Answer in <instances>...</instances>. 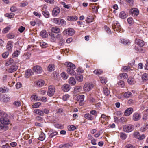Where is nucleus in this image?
I'll use <instances>...</instances> for the list:
<instances>
[{"label": "nucleus", "instance_id": "f257e3e1", "mask_svg": "<svg viewBox=\"0 0 148 148\" xmlns=\"http://www.w3.org/2000/svg\"><path fill=\"white\" fill-rule=\"evenodd\" d=\"M112 27L114 31H116L117 32H121V27L119 23L117 21H115L113 22Z\"/></svg>", "mask_w": 148, "mask_h": 148}, {"label": "nucleus", "instance_id": "f03ea898", "mask_svg": "<svg viewBox=\"0 0 148 148\" xmlns=\"http://www.w3.org/2000/svg\"><path fill=\"white\" fill-rule=\"evenodd\" d=\"M93 84L92 83H86L84 85L83 89L85 92H88L93 88Z\"/></svg>", "mask_w": 148, "mask_h": 148}, {"label": "nucleus", "instance_id": "7ed1b4c3", "mask_svg": "<svg viewBox=\"0 0 148 148\" xmlns=\"http://www.w3.org/2000/svg\"><path fill=\"white\" fill-rule=\"evenodd\" d=\"M74 30L72 28H68L64 30L63 33L64 35L72 36L74 34Z\"/></svg>", "mask_w": 148, "mask_h": 148}, {"label": "nucleus", "instance_id": "20e7f679", "mask_svg": "<svg viewBox=\"0 0 148 148\" xmlns=\"http://www.w3.org/2000/svg\"><path fill=\"white\" fill-rule=\"evenodd\" d=\"M55 91L54 87L53 86H50L48 87L47 95L50 97H51L54 95Z\"/></svg>", "mask_w": 148, "mask_h": 148}, {"label": "nucleus", "instance_id": "39448f33", "mask_svg": "<svg viewBox=\"0 0 148 148\" xmlns=\"http://www.w3.org/2000/svg\"><path fill=\"white\" fill-rule=\"evenodd\" d=\"M134 128L133 125H125L123 128L124 131L126 132H130L132 131Z\"/></svg>", "mask_w": 148, "mask_h": 148}, {"label": "nucleus", "instance_id": "423d86ee", "mask_svg": "<svg viewBox=\"0 0 148 148\" xmlns=\"http://www.w3.org/2000/svg\"><path fill=\"white\" fill-rule=\"evenodd\" d=\"M8 115L7 116L3 117H1L0 119V121L1 124L3 125H6L9 124L10 123V121L7 118Z\"/></svg>", "mask_w": 148, "mask_h": 148}, {"label": "nucleus", "instance_id": "0eeeda50", "mask_svg": "<svg viewBox=\"0 0 148 148\" xmlns=\"http://www.w3.org/2000/svg\"><path fill=\"white\" fill-rule=\"evenodd\" d=\"M33 71L37 74L41 73L42 71V69L41 67L38 65L34 66L33 67Z\"/></svg>", "mask_w": 148, "mask_h": 148}, {"label": "nucleus", "instance_id": "6e6552de", "mask_svg": "<svg viewBox=\"0 0 148 148\" xmlns=\"http://www.w3.org/2000/svg\"><path fill=\"white\" fill-rule=\"evenodd\" d=\"M47 6H44L42 7V12L44 16L46 18H48L49 16V12L46 10Z\"/></svg>", "mask_w": 148, "mask_h": 148}, {"label": "nucleus", "instance_id": "1a4fd4ad", "mask_svg": "<svg viewBox=\"0 0 148 148\" xmlns=\"http://www.w3.org/2000/svg\"><path fill=\"white\" fill-rule=\"evenodd\" d=\"M141 117V114L140 113L136 112L133 114L132 119L134 121H138L140 119Z\"/></svg>", "mask_w": 148, "mask_h": 148}, {"label": "nucleus", "instance_id": "9d476101", "mask_svg": "<svg viewBox=\"0 0 148 148\" xmlns=\"http://www.w3.org/2000/svg\"><path fill=\"white\" fill-rule=\"evenodd\" d=\"M60 12V9L58 7L54 8L52 11V15L54 17L56 16Z\"/></svg>", "mask_w": 148, "mask_h": 148}, {"label": "nucleus", "instance_id": "9b49d317", "mask_svg": "<svg viewBox=\"0 0 148 148\" xmlns=\"http://www.w3.org/2000/svg\"><path fill=\"white\" fill-rule=\"evenodd\" d=\"M133 111V109L132 108H128L125 110L124 115L126 116H128L132 114Z\"/></svg>", "mask_w": 148, "mask_h": 148}, {"label": "nucleus", "instance_id": "f8f14e48", "mask_svg": "<svg viewBox=\"0 0 148 148\" xmlns=\"http://www.w3.org/2000/svg\"><path fill=\"white\" fill-rule=\"evenodd\" d=\"M18 68V66L16 65H12L8 69V71L10 73H12L16 71Z\"/></svg>", "mask_w": 148, "mask_h": 148}, {"label": "nucleus", "instance_id": "ddd939ff", "mask_svg": "<svg viewBox=\"0 0 148 148\" xmlns=\"http://www.w3.org/2000/svg\"><path fill=\"white\" fill-rule=\"evenodd\" d=\"M62 90L64 92H67L70 89L71 87L68 84H65L63 85L62 87Z\"/></svg>", "mask_w": 148, "mask_h": 148}, {"label": "nucleus", "instance_id": "4468645a", "mask_svg": "<svg viewBox=\"0 0 148 148\" xmlns=\"http://www.w3.org/2000/svg\"><path fill=\"white\" fill-rule=\"evenodd\" d=\"M33 74V72L31 69H28L25 72V76L26 78H28Z\"/></svg>", "mask_w": 148, "mask_h": 148}, {"label": "nucleus", "instance_id": "2eb2a0df", "mask_svg": "<svg viewBox=\"0 0 148 148\" xmlns=\"http://www.w3.org/2000/svg\"><path fill=\"white\" fill-rule=\"evenodd\" d=\"M13 42L12 41H8L7 44V49L9 51L11 52L12 49Z\"/></svg>", "mask_w": 148, "mask_h": 148}, {"label": "nucleus", "instance_id": "dca6fc26", "mask_svg": "<svg viewBox=\"0 0 148 148\" xmlns=\"http://www.w3.org/2000/svg\"><path fill=\"white\" fill-rule=\"evenodd\" d=\"M132 15L134 16H136L139 14L138 10L136 8H134L131 10Z\"/></svg>", "mask_w": 148, "mask_h": 148}, {"label": "nucleus", "instance_id": "f3484780", "mask_svg": "<svg viewBox=\"0 0 148 148\" xmlns=\"http://www.w3.org/2000/svg\"><path fill=\"white\" fill-rule=\"evenodd\" d=\"M65 64L68 67L67 69H75V65L71 62H66L65 63Z\"/></svg>", "mask_w": 148, "mask_h": 148}, {"label": "nucleus", "instance_id": "a211bd4d", "mask_svg": "<svg viewBox=\"0 0 148 148\" xmlns=\"http://www.w3.org/2000/svg\"><path fill=\"white\" fill-rule=\"evenodd\" d=\"M135 43L140 47L143 46L144 45V42L143 40L138 39H135Z\"/></svg>", "mask_w": 148, "mask_h": 148}, {"label": "nucleus", "instance_id": "6ab92c4d", "mask_svg": "<svg viewBox=\"0 0 148 148\" xmlns=\"http://www.w3.org/2000/svg\"><path fill=\"white\" fill-rule=\"evenodd\" d=\"M33 112L36 114L40 116H43V112L39 109H36L34 110Z\"/></svg>", "mask_w": 148, "mask_h": 148}, {"label": "nucleus", "instance_id": "aec40b11", "mask_svg": "<svg viewBox=\"0 0 148 148\" xmlns=\"http://www.w3.org/2000/svg\"><path fill=\"white\" fill-rule=\"evenodd\" d=\"M10 99V97H6L5 96H3L1 97L0 98V101L3 102H7L9 101Z\"/></svg>", "mask_w": 148, "mask_h": 148}, {"label": "nucleus", "instance_id": "412c9836", "mask_svg": "<svg viewBox=\"0 0 148 148\" xmlns=\"http://www.w3.org/2000/svg\"><path fill=\"white\" fill-rule=\"evenodd\" d=\"M67 20L70 21H76L78 19V17L76 16H69L67 17Z\"/></svg>", "mask_w": 148, "mask_h": 148}, {"label": "nucleus", "instance_id": "4be33fe9", "mask_svg": "<svg viewBox=\"0 0 148 148\" xmlns=\"http://www.w3.org/2000/svg\"><path fill=\"white\" fill-rule=\"evenodd\" d=\"M67 69V72L68 73L72 76L75 75L76 72L74 70V69H71L70 68Z\"/></svg>", "mask_w": 148, "mask_h": 148}, {"label": "nucleus", "instance_id": "5701e85b", "mask_svg": "<svg viewBox=\"0 0 148 148\" xmlns=\"http://www.w3.org/2000/svg\"><path fill=\"white\" fill-rule=\"evenodd\" d=\"M51 30L52 32L57 34L59 33L60 32V28L56 27H51Z\"/></svg>", "mask_w": 148, "mask_h": 148}, {"label": "nucleus", "instance_id": "b1692460", "mask_svg": "<svg viewBox=\"0 0 148 148\" xmlns=\"http://www.w3.org/2000/svg\"><path fill=\"white\" fill-rule=\"evenodd\" d=\"M100 120L101 122L103 123V122L105 121H107L108 120L107 116L105 114H103L101 115V117L100 118Z\"/></svg>", "mask_w": 148, "mask_h": 148}, {"label": "nucleus", "instance_id": "393cba45", "mask_svg": "<svg viewBox=\"0 0 148 148\" xmlns=\"http://www.w3.org/2000/svg\"><path fill=\"white\" fill-rule=\"evenodd\" d=\"M128 77V75L125 73H122L120 74L118 77L119 79H125Z\"/></svg>", "mask_w": 148, "mask_h": 148}, {"label": "nucleus", "instance_id": "a878e982", "mask_svg": "<svg viewBox=\"0 0 148 148\" xmlns=\"http://www.w3.org/2000/svg\"><path fill=\"white\" fill-rule=\"evenodd\" d=\"M69 83L72 85H75L76 83V81L74 77H71L69 80Z\"/></svg>", "mask_w": 148, "mask_h": 148}, {"label": "nucleus", "instance_id": "bb28decb", "mask_svg": "<svg viewBox=\"0 0 148 148\" xmlns=\"http://www.w3.org/2000/svg\"><path fill=\"white\" fill-rule=\"evenodd\" d=\"M84 117L90 120H92L94 119L93 117L89 113L85 114L84 115Z\"/></svg>", "mask_w": 148, "mask_h": 148}, {"label": "nucleus", "instance_id": "cd10ccee", "mask_svg": "<svg viewBox=\"0 0 148 148\" xmlns=\"http://www.w3.org/2000/svg\"><path fill=\"white\" fill-rule=\"evenodd\" d=\"M14 60L13 59L11 58H10L7 60L5 64V66H8L12 64Z\"/></svg>", "mask_w": 148, "mask_h": 148}, {"label": "nucleus", "instance_id": "c85d7f7f", "mask_svg": "<svg viewBox=\"0 0 148 148\" xmlns=\"http://www.w3.org/2000/svg\"><path fill=\"white\" fill-rule=\"evenodd\" d=\"M8 127L7 125H2L0 124V131H4L8 130Z\"/></svg>", "mask_w": 148, "mask_h": 148}, {"label": "nucleus", "instance_id": "c756f323", "mask_svg": "<svg viewBox=\"0 0 148 148\" xmlns=\"http://www.w3.org/2000/svg\"><path fill=\"white\" fill-rule=\"evenodd\" d=\"M31 55V54L29 52L25 53L23 56V58L25 60L28 59L30 58Z\"/></svg>", "mask_w": 148, "mask_h": 148}, {"label": "nucleus", "instance_id": "7c9ffc66", "mask_svg": "<svg viewBox=\"0 0 148 148\" xmlns=\"http://www.w3.org/2000/svg\"><path fill=\"white\" fill-rule=\"evenodd\" d=\"M40 34L41 36L43 38H45L48 36V34L45 30H42Z\"/></svg>", "mask_w": 148, "mask_h": 148}, {"label": "nucleus", "instance_id": "2f4dec72", "mask_svg": "<svg viewBox=\"0 0 148 148\" xmlns=\"http://www.w3.org/2000/svg\"><path fill=\"white\" fill-rule=\"evenodd\" d=\"M45 84L44 81L42 79L38 80L37 81V85L39 87H41L43 86Z\"/></svg>", "mask_w": 148, "mask_h": 148}, {"label": "nucleus", "instance_id": "473e14b6", "mask_svg": "<svg viewBox=\"0 0 148 148\" xmlns=\"http://www.w3.org/2000/svg\"><path fill=\"white\" fill-rule=\"evenodd\" d=\"M76 79L79 82H81L83 80V77L82 75L79 74L76 76Z\"/></svg>", "mask_w": 148, "mask_h": 148}, {"label": "nucleus", "instance_id": "72a5a7b5", "mask_svg": "<svg viewBox=\"0 0 148 148\" xmlns=\"http://www.w3.org/2000/svg\"><path fill=\"white\" fill-rule=\"evenodd\" d=\"M84 98V96L83 95H81L78 96L77 97V99L80 102L83 101Z\"/></svg>", "mask_w": 148, "mask_h": 148}, {"label": "nucleus", "instance_id": "f704fd0d", "mask_svg": "<svg viewBox=\"0 0 148 148\" xmlns=\"http://www.w3.org/2000/svg\"><path fill=\"white\" fill-rule=\"evenodd\" d=\"M119 17L122 19H125L127 17V16L125 12L122 11L120 13Z\"/></svg>", "mask_w": 148, "mask_h": 148}, {"label": "nucleus", "instance_id": "c9c22d12", "mask_svg": "<svg viewBox=\"0 0 148 148\" xmlns=\"http://www.w3.org/2000/svg\"><path fill=\"white\" fill-rule=\"evenodd\" d=\"M92 16H89L86 18L85 21L86 23H89L92 21Z\"/></svg>", "mask_w": 148, "mask_h": 148}, {"label": "nucleus", "instance_id": "e433bc0d", "mask_svg": "<svg viewBox=\"0 0 148 148\" xmlns=\"http://www.w3.org/2000/svg\"><path fill=\"white\" fill-rule=\"evenodd\" d=\"M127 121V119L125 117H122L119 119V121L122 124H124Z\"/></svg>", "mask_w": 148, "mask_h": 148}, {"label": "nucleus", "instance_id": "4c0bfd02", "mask_svg": "<svg viewBox=\"0 0 148 148\" xmlns=\"http://www.w3.org/2000/svg\"><path fill=\"white\" fill-rule=\"evenodd\" d=\"M15 36L13 33H9L7 35V37L8 38L11 39L14 38Z\"/></svg>", "mask_w": 148, "mask_h": 148}, {"label": "nucleus", "instance_id": "58836bf2", "mask_svg": "<svg viewBox=\"0 0 148 148\" xmlns=\"http://www.w3.org/2000/svg\"><path fill=\"white\" fill-rule=\"evenodd\" d=\"M55 66L54 65L51 64L48 66V70L49 71H52L54 70Z\"/></svg>", "mask_w": 148, "mask_h": 148}, {"label": "nucleus", "instance_id": "ea45409f", "mask_svg": "<svg viewBox=\"0 0 148 148\" xmlns=\"http://www.w3.org/2000/svg\"><path fill=\"white\" fill-rule=\"evenodd\" d=\"M45 134L44 133H42L40 135L38 139L40 140L43 141L45 139Z\"/></svg>", "mask_w": 148, "mask_h": 148}, {"label": "nucleus", "instance_id": "a19ab883", "mask_svg": "<svg viewBox=\"0 0 148 148\" xmlns=\"http://www.w3.org/2000/svg\"><path fill=\"white\" fill-rule=\"evenodd\" d=\"M20 51L18 50H16L13 53L12 56L13 57H17L19 55Z\"/></svg>", "mask_w": 148, "mask_h": 148}, {"label": "nucleus", "instance_id": "79ce46f5", "mask_svg": "<svg viewBox=\"0 0 148 148\" xmlns=\"http://www.w3.org/2000/svg\"><path fill=\"white\" fill-rule=\"evenodd\" d=\"M128 82L130 84H134V79L132 77H129L128 79Z\"/></svg>", "mask_w": 148, "mask_h": 148}, {"label": "nucleus", "instance_id": "37998d69", "mask_svg": "<svg viewBox=\"0 0 148 148\" xmlns=\"http://www.w3.org/2000/svg\"><path fill=\"white\" fill-rule=\"evenodd\" d=\"M120 42L125 45L128 44L130 43L129 40L127 39H121V40Z\"/></svg>", "mask_w": 148, "mask_h": 148}, {"label": "nucleus", "instance_id": "c03bdc74", "mask_svg": "<svg viewBox=\"0 0 148 148\" xmlns=\"http://www.w3.org/2000/svg\"><path fill=\"white\" fill-rule=\"evenodd\" d=\"M120 136L122 139L125 140L127 138L126 134L123 133L121 132L120 134Z\"/></svg>", "mask_w": 148, "mask_h": 148}, {"label": "nucleus", "instance_id": "a18cd8bd", "mask_svg": "<svg viewBox=\"0 0 148 148\" xmlns=\"http://www.w3.org/2000/svg\"><path fill=\"white\" fill-rule=\"evenodd\" d=\"M60 19L58 18H54L52 20L53 22L57 25H60Z\"/></svg>", "mask_w": 148, "mask_h": 148}, {"label": "nucleus", "instance_id": "49530a36", "mask_svg": "<svg viewBox=\"0 0 148 148\" xmlns=\"http://www.w3.org/2000/svg\"><path fill=\"white\" fill-rule=\"evenodd\" d=\"M132 94L130 92H127L124 94V96L125 98H127L132 96Z\"/></svg>", "mask_w": 148, "mask_h": 148}, {"label": "nucleus", "instance_id": "de8ad7c7", "mask_svg": "<svg viewBox=\"0 0 148 148\" xmlns=\"http://www.w3.org/2000/svg\"><path fill=\"white\" fill-rule=\"evenodd\" d=\"M102 72L103 71L100 69L95 70L94 71V73L97 75H100L101 74Z\"/></svg>", "mask_w": 148, "mask_h": 148}, {"label": "nucleus", "instance_id": "09e8293b", "mask_svg": "<svg viewBox=\"0 0 148 148\" xmlns=\"http://www.w3.org/2000/svg\"><path fill=\"white\" fill-rule=\"evenodd\" d=\"M74 91L76 92H79L82 90V87L79 86H76L74 88Z\"/></svg>", "mask_w": 148, "mask_h": 148}, {"label": "nucleus", "instance_id": "8fccbe9b", "mask_svg": "<svg viewBox=\"0 0 148 148\" xmlns=\"http://www.w3.org/2000/svg\"><path fill=\"white\" fill-rule=\"evenodd\" d=\"M41 105V103L40 102H37L35 103L32 106V107L34 108H38Z\"/></svg>", "mask_w": 148, "mask_h": 148}, {"label": "nucleus", "instance_id": "3c124183", "mask_svg": "<svg viewBox=\"0 0 148 148\" xmlns=\"http://www.w3.org/2000/svg\"><path fill=\"white\" fill-rule=\"evenodd\" d=\"M40 46L43 48H45L48 46V44L43 42H41L40 43Z\"/></svg>", "mask_w": 148, "mask_h": 148}, {"label": "nucleus", "instance_id": "603ef678", "mask_svg": "<svg viewBox=\"0 0 148 148\" xmlns=\"http://www.w3.org/2000/svg\"><path fill=\"white\" fill-rule=\"evenodd\" d=\"M142 78L143 80H147L148 79V75L146 73L143 74L142 76Z\"/></svg>", "mask_w": 148, "mask_h": 148}, {"label": "nucleus", "instance_id": "864d4df0", "mask_svg": "<svg viewBox=\"0 0 148 148\" xmlns=\"http://www.w3.org/2000/svg\"><path fill=\"white\" fill-rule=\"evenodd\" d=\"M103 89V93L105 95L108 96L109 95L110 91L108 88H104Z\"/></svg>", "mask_w": 148, "mask_h": 148}, {"label": "nucleus", "instance_id": "5fc2aeb1", "mask_svg": "<svg viewBox=\"0 0 148 148\" xmlns=\"http://www.w3.org/2000/svg\"><path fill=\"white\" fill-rule=\"evenodd\" d=\"M31 99L32 100L38 101L39 100V98L36 95H33L31 96Z\"/></svg>", "mask_w": 148, "mask_h": 148}, {"label": "nucleus", "instance_id": "6e6d98bb", "mask_svg": "<svg viewBox=\"0 0 148 148\" xmlns=\"http://www.w3.org/2000/svg\"><path fill=\"white\" fill-rule=\"evenodd\" d=\"M72 145L73 144L71 142H69L65 144H64V148H69L71 147Z\"/></svg>", "mask_w": 148, "mask_h": 148}, {"label": "nucleus", "instance_id": "4d7b16f0", "mask_svg": "<svg viewBox=\"0 0 148 148\" xmlns=\"http://www.w3.org/2000/svg\"><path fill=\"white\" fill-rule=\"evenodd\" d=\"M61 3L63 5V7L67 9L71 7V5L70 4L66 5L65 3L64 2H61Z\"/></svg>", "mask_w": 148, "mask_h": 148}, {"label": "nucleus", "instance_id": "13d9d810", "mask_svg": "<svg viewBox=\"0 0 148 148\" xmlns=\"http://www.w3.org/2000/svg\"><path fill=\"white\" fill-rule=\"evenodd\" d=\"M61 76L64 79H66L68 77V75H66L64 72H62L61 73Z\"/></svg>", "mask_w": 148, "mask_h": 148}, {"label": "nucleus", "instance_id": "bf43d9fd", "mask_svg": "<svg viewBox=\"0 0 148 148\" xmlns=\"http://www.w3.org/2000/svg\"><path fill=\"white\" fill-rule=\"evenodd\" d=\"M148 128V125H145L142 127L140 128V130L142 132H143L147 130Z\"/></svg>", "mask_w": 148, "mask_h": 148}, {"label": "nucleus", "instance_id": "052dcab7", "mask_svg": "<svg viewBox=\"0 0 148 148\" xmlns=\"http://www.w3.org/2000/svg\"><path fill=\"white\" fill-rule=\"evenodd\" d=\"M5 16L9 18H11L14 16V14L12 13H10V14L7 13L5 14Z\"/></svg>", "mask_w": 148, "mask_h": 148}, {"label": "nucleus", "instance_id": "680f3d73", "mask_svg": "<svg viewBox=\"0 0 148 148\" xmlns=\"http://www.w3.org/2000/svg\"><path fill=\"white\" fill-rule=\"evenodd\" d=\"M66 24V22L65 21L62 19H60V25H65Z\"/></svg>", "mask_w": 148, "mask_h": 148}, {"label": "nucleus", "instance_id": "e2e57ef3", "mask_svg": "<svg viewBox=\"0 0 148 148\" xmlns=\"http://www.w3.org/2000/svg\"><path fill=\"white\" fill-rule=\"evenodd\" d=\"M7 115L4 112L0 110V116H1V117L7 116Z\"/></svg>", "mask_w": 148, "mask_h": 148}, {"label": "nucleus", "instance_id": "0e129e2a", "mask_svg": "<svg viewBox=\"0 0 148 148\" xmlns=\"http://www.w3.org/2000/svg\"><path fill=\"white\" fill-rule=\"evenodd\" d=\"M9 54V52L8 51H6L5 52L3 53L2 55V57L4 58H6Z\"/></svg>", "mask_w": 148, "mask_h": 148}, {"label": "nucleus", "instance_id": "69168bd1", "mask_svg": "<svg viewBox=\"0 0 148 148\" xmlns=\"http://www.w3.org/2000/svg\"><path fill=\"white\" fill-rule=\"evenodd\" d=\"M13 104L16 107H19L21 106V103L19 101H17L14 102Z\"/></svg>", "mask_w": 148, "mask_h": 148}, {"label": "nucleus", "instance_id": "338daca9", "mask_svg": "<svg viewBox=\"0 0 148 148\" xmlns=\"http://www.w3.org/2000/svg\"><path fill=\"white\" fill-rule=\"evenodd\" d=\"M104 28L108 34H110L112 32L110 29L108 27L105 26L104 27Z\"/></svg>", "mask_w": 148, "mask_h": 148}, {"label": "nucleus", "instance_id": "774afa93", "mask_svg": "<svg viewBox=\"0 0 148 148\" xmlns=\"http://www.w3.org/2000/svg\"><path fill=\"white\" fill-rule=\"evenodd\" d=\"M118 84L119 85H121L122 88H123L125 85L124 82L122 80H120L119 81L118 83Z\"/></svg>", "mask_w": 148, "mask_h": 148}]
</instances>
